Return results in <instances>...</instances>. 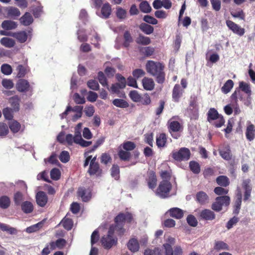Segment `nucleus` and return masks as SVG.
Masks as SVG:
<instances>
[{
	"instance_id": "nucleus-6",
	"label": "nucleus",
	"mask_w": 255,
	"mask_h": 255,
	"mask_svg": "<svg viewBox=\"0 0 255 255\" xmlns=\"http://www.w3.org/2000/svg\"><path fill=\"white\" fill-rule=\"evenodd\" d=\"M173 158L177 161L187 160L190 156V150L185 147L181 148L178 151L172 152Z\"/></svg>"
},
{
	"instance_id": "nucleus-24",
	"label": "nucleus",
	"mask_w": 255,
	"mask_h": 255,
	"mask_svg": "<svg viewBox=\"0 0 255 255\" xmlns=\"http://www.w3.org/2000/svg\"><path fill=\"white\" fill-rule=\"evenodd\" d=\"M200 217L205 220H212L215 218L214 213L209 209H204L200 212Z\"/></svg>"
},
{
	"instance_id": "nucleus-37",
	"label": "nucleus",
	"mask_w": 255,
	"mask_h": 255,
	"mask_svg": "<svg viewBox=\"0 0 255 255\" xmlns=\"http://www.w3.org/2000/svg\"><path fill=\"white\" fill-rule=\"evenodd\" d=\"M60 224L67 230H70L73 226V221L66 216L60 222Z\"/></svg>"
},
{
	"instance_id": "nucleus-8",
	"label": "nucleus",
	"mask_w": 255,
	"mask_h": 255,
	"mask_svg": "<svg viewBox=\"0 0 255 255\" xmlns=\"http://www.w3.org/2000/svg\"><path fill=\"white\" fill-rule=\"evenodd\" d=\"M226 23L229 29L232 30L235 34L240 36L244 34L245 32V29L242 28L238 24L230 20H226Z\"/></svg>"
},
{
	"instance_id": "nucleus-2",
	"label": "nucleus",
	"mask_w": 255,
	"mask_h": 255,
	"mask_svg": "<svg viewBox=\"0 0 255 255\" xmlns=\"http://www.w3.org/2000/svg\"><path fill=\"white\" fill-rule=\"evenodd\" d=\"M115 233L121 235L119 234L118 229L114 225H112L109 228L108 235L103 237L101 239L102 245L104 248L109 249L117 244V239L115 237Z\"/></svg>"
},
{
	"instance_id": "nucleus-20",
	"label": "nucleus",
	"mask_w": 255,
	"mask_h": 255,
	"mask_svg": "<svg viewBox=\"0 0 255 255\" xmlns=\"http://www.w3.org/2000/svg\"><path fill=\"white\" fill-rule=\"evenodd\" d=\"M112 12V8L109 3H105L101 8V14L99 15L101 17L107 19L109 17Z\"/></svg>"
},
{
	"instance_id": "nucleus-35",
	"label": "nucleus",
	"mask_w": 255,
	"mask_h": 255,
	"mask_svg": "<svg viewBox=\"0 0 255 255\" xmlns=\"http://www.w3.org/2000/svg\"><path fill=\"white\" fill-rule=\"evenodd\" d=\"M86 32V30L83 28H80L77 30V38L80 41L84 42L88 40V36Z\"/></svg>"
},
{
	"instance_id": "nucleus-58",
	"label": "nucleus",
	"mask_w": 255,
	"mask_h": 255,
	"mask_svg": "<svg viewBox=\"0 0 255 255\" xmlns=\"http://www.w3.org/2000/svg\"><path fill=\"white\" fill-rule=\"evenodd\" d=\"M23 200V195L21 193L17 192L14 195V201L16 205H19Z\"/></svg>"
},
{
	"instance_id": "nucleus-49",
	"label": "nucleus",
	"mask_w": 255,
	"mask_h": 255,
	"mask_svg": "<svg viewBox=\"0 0 255 255\" xmlns=\"http://www.w3.org/2000/svg\"><path fill=\"white\" fill-rule=\"evenodd\" d=\"M99 170V165L98 163H94L93 162H91L90 164V168L88 170L90 174H95L98 172Z\"/></svg>"
},
{
	"instance_id": "nucleus-36",
	"label": "nucleus",
	"mask_w": 255,
	"mask_h": 255,
	"mask_svg": "<svg viewBox=\"0 0 255 255\" xmlns=\"http://www.w3.org/2000/svg\"><path fill=\"white\" fill-rule=\"evenodd\" d=\"M10 201L6 196H2L0 197V207L2 209H7L10 205Z\"/></svg>"
},
{
	"instance_id": "nucleus-47",
	"label": "nucleus",
	"mask_w": 255,
	"mask_h": 255,
	"mask_svg": "<svg viewBox=\"0 0 255 255\" xmlns=\"http://www.w3.org/2000/svg\"><path fill=\"white\" fill-rule=\"evenodd\" d=\"M156 177L154 173L150 174L148 180V186L150 189H154L156 185Z\"/></svg>"
},
{
	"instance_id": "nucleus-50",
	"label": "nucleus",
	"mask_w": 255,
	"mask_h": 255,
	"mask_svg": "<svg viewBox=\"0 0 255 255\" xmlns=\"http://www.w3.org/2000/svg\"><path fill=\"white\" fill-rule=\"evenodd\" d=\"M14 111L9 108H5L2 111L4 118L7 120H11L13 118L12 113Z\"/></svg>"
},
{
	"instance_id": "nucleus-64",
	"label": "nucleus",
	"mask_w": 255,
	"mask_h": 255,
	"mask_svg": "<svg viewBox=\"0 0 255 255\" xmlns=\"http://www.w3.org/2000/svg\"><path fill=\"white\" fill-rule=\"evenodd\" d=\"M239 219L237 217H234L231 219L227 223L226 227L228 229H231L234 225H235L239 221Z\"/></svg>"
},
{
	"instance_id": "nucleus-63",
	"label": "nucleus",
	"mask_w": 255,
	"mask_h": 255,
	"mask_svg": "<svg viewBox=\"0 0 255 255\" xmlns=\"http://www.w3.org/2000/svg\"><path fill=\"white\" fill-rule=\"evenodd\" d=\"M88 86L93 90H97L99 89V85L97 81L95 80H91L88 82Z\"/></svg>"
},
{
	"instance_id": "nucleus-52",
	"label": "nucleus",
	"mask_w": 255,
	"mask_h": 255,
	"mask_svg": "<svg viewBox=\"0 0 255 255\" xmlns=\"http://www.w3.org/2000/svg\"><path fill=\"white\" fill-rule=\"evenodd\" d=\"M239 88L246 93L251 95V90L250 85L244 82H241L239 84Z\"/></svg>"
},
{
	"instance_id": "nucleus-59",
	"label": "nucleus",
	"mask_w": 255,
	"mask_h": 255,
	"mask_svg": "<svg viewBox=\"0 0 255 255\" xmlns=\"http://www.w3.org/2000/svg\"><path fill=\"white\" fill-rule=\"evenodd\" d=\"M2 85L6 89H10L14 86L12 81L10 79H3L1 82Z\"/></svg>"
},
{
	"instance_id": "nucleus-46",
	"label": "nucleus",
	"mask_w": 255,
	"mask_h": 255,
	"mask_svg": "<svg viewBox=\"0 0 255 255\" xmlns=\"http://www.w3.org/2000/svg\"><path fill=\"white\" fill-rule=\"evenodd\" d=\"M139 8L140 10L144 13H149L151 10V6L146 1H142L139 5Z\"/></svg>"
},
{
	"instance_id": "nucleus-42",
	"label": "nucleus",
	"mask_w": 255,
	"mask_h": 255,
	"mask_svg": "<svg viewBox=\"0 0 255 255\" xmlns=\"http://www.w3.org/2000/svg\"><path fill=\"white\" fill-rule=\"evenodd\" d=\"M190 170L195 174H198L200 172V166L199 164L194 161H191L189 163Z\"/></svg>"
},
{
	"instance_id": "nucleus-17",
	"label": "nucleus",
	"mask_w": 255,
	"mask_h": 255,
	"mask_svg": "<svg viewBox=\"0 0 255 255\" xmlns=\"http://www.w3.org/2000/svg\"><path fill=\"white\" fill-rule=\"evenodd\" d=\"M9 128L13 133L22 132L24 129V126H21L17 121H13L9 123Z\"/></svg>"
},
{
	"instance_id": "nucleus-11",
	"label": "nucleus",
	"mask_w": 255,
	"mask_h": 255,
	"mask_svg": "<svg viewBox=\"0 0 255 255\" xmlns=\"http://www.w3.org/2000/svg\"><path fill=\"white\" fill-rule=\"evenodd\" d=\"M83 110V107L82 106H76L73 108L70 106H68L65 112L60 115L61 119H63L66 118L67 116L72 113H82Z\"/></svg>"
},
{
	"instance_id": "nucleus-41",
	"label": "nucleus",
	"mask_w": 255,
	"mask_h": 255,
	"mask_svg": "<svg viewBox=\"0 0 255 255\" xmlns=\"http://www.w3.org/2000/svg\"><path fill=\"white\" fill-rule=\"evenodd\" d=\"M218 184L221 186L226 187L229 184V178L225 176H220L216 179Z\"/></svg>"
},
{
	"instance_id": "nucleus-32",
	"label": "nucleus",
	"mask_w": 255,
	"mask_h": 255,
	"mask_svg": "<svg viewBox=\"0 0 255 255\" xmlns=\"http://www.w3.org/2000/svg\"><path fill=\"white\" fill-rule=\"evenodd\" d=\"M21 209L25 213H30L33 210L32 204L29 201H25L21 204Z\"/></svg>"
},
{
	"instance_id": "nucleus-18",
	"label": "nucleus",
	"mask_w": 255,
	"mask_h": 255,
	"mask_svg": "<svg viewBox=\"0 0 255 255\" xmlns=\"http://www.w3.org/2000/svg\"><path fill=\"white\" fill-rule=\"evenodd\" d=\"M143 88L147 91H151L154 88L155 83L153 80L150 78L144 77L142 80Z\"/></svg>"
},
{
	"instance_id": "nucleus-55",
	"label": "nucleus",
	"mask_w": 255,
	"mask_h": 255,
	"mask_svg": "<svg viewBox=\"0 0 255 255\" xmlns=\"http://www.w3.org/2000/svg\"><path fill=\"white\" fill-rule=\"evenodd\" d=\"M1 71L5 75H10L12 72L11 66L7 64H4L1 66Z\"/></svg>"
},
{
	"instance_id": "nucleus-10",
	"label": "nucleus",
	"mask_w": 255,
	"mask_h": 255,
	"mask_svg": "<svg viewBox=\"0 0 255 255\" xmlns=\"http://www.w3.org/2000/svg\"><path fill=\"white\" fill-rule=\"evenodd\" d=\"M73 136L75 137V143L78 144L82 147H88L92 144V141H86L82 138L81 130L75 129Z\"/></svg>"
},
{
	"instance_id": "nucleus-54",
	"label": "nucleus",
	"mask_w": 255,
	"mask_h": 255,
	"mask_svg": "<svg viewBox=\"0 0 255 255\" xmlns=\"http://www.w3.org/2000/svg\"><path fill=\"white\" fill-rule=\"evenodd\" d=\"M60 160L63 163L67 162L70 159L69 152L67 151H63L61 152L59 157Z\"/></svg>"
},
{
	"instance_id": "nucleus-3",
	"label": "nucleus",
	"mask_w": 255,
	"mask_h": 255,
	"mask_svg": "<svg viewBox=\"0 0 255 255\" xmlns=\"http://www.w3.org/2000/svg\"><path fill=\"white\" fill-rule=\"evenodd\" d=\"M132 218L131 214L128 213L126 214H120L116 217V225L114 226L118 229L119 234L123 235L125 232V230L123 228L124 222L125 221L129 222L131 221Z\"/></svg>"
},
{
	"instance_id": "nucleus-33",
	"label": "nucleus",
	"mask_w": 255,
	"mask_h": 255,
	"mask_svg": "<svg viewBox=\"0 0 255 255\" xmlns=\"http://www.w3.org/2000/svg\"><path fill=\"white\" fill-rule=\"evenodd\" d=\"M66 244V241L64 239H60L56 241V242H51L49 246L51 247V250H54L56 247L59 249H62Z\"/></svg>"
},
{
	"instance_id": "nucleus-5",
	"label": "nucleus",
	"mask_w": 255,
	"mask_h": 255,
	"mask_svg": "<svg viewBox=\"0 0 255 255\" xmlns=\"http://www.w3.org/2000/svg\"><path fill=\"white\" fill-rule=\"evenodd\" d=\"M230 203V198L228 196H219L216 198L215 201L212 205V209L216 212L222 209L223 206H228Z\"/></svg>"
},
{
	"instance_id": "nucleus-40",
	"label": "nucleus",
	"mask_w": 255,
	"mask_h": 255,
	"mask_svg": "<svg viewBox=\"0 0 255 255\" xmlns=\"http://www.w3.org/2000/svg\"><path fill=\"white\" fill-rule=\"evenodd\" d=\"M124 41L123 45L125 47H128L129 44L132 42V38L131 36L130 33L128 31H125L124 33Z\"/></svg>"
},
{
	"instance_id": "nucleus-53",
	"label": "nucleus",
	"mask_w": 255,
	"mask_h": 255,
	"mask_svg": "<svg viewBox=\"0 0 255 255\" xmlns=\"http://www.w3.org/2000/svg\"><path fill=\"white\" fill-rule=\"evenodd\" d=\"M136 41L138 43L143 45H147L150 43V39L149 37L144 36L143 35H139L137 38Z\"/></svg>"
},
{
	"instance_id": "nucleus-21",
	"label": "nucleus",
	"mask_w": 255,
	"mask_h": 255,
	"mask_svg": "<svg viewBox=\"0 0 255 255\" xmlns=\"http://www.w3.org/2000/svg\"><path fill=\"white\" fill-rule=\"evenodd\" d=\"M10 36L15 38L20 43L25 42L28 38V34L24 31L12 33Z\"/></svg>"
},
{
	"instance_id": "nucleus-15",
	"label": "nucleus",
	"mask_w": 255,
	"mask_h": 255,
	"mask_svg": "<svg viewBox=\"0 0 255 255\" xmlns=\"http://www.w3.org/2000/svg\"><path fill=\"white\" fill-rule=\"evenodd\" d=\"M246 136L249 141H252L255 137V127L250 122H248L246 131Z\"/></svg>"
},
{
	"instance_id": "nucleus-48",
	"label": "nucleus",
	"mask_w": 255,
	"mask_h": 255,
	"mask_svg": "<svg viewBox=\"0 0 255 255\" xmlns=\"http://www.w3.org/2000/svg\"><path fill=\"white\" fill-rule=\"evenodd\" d=\"M113 104L116 107L125 108L128 106V104L127 102L122 99H116L113 101Z\"/></svg>"
},
{
	"instance_id": "nucleus-26",
	"label": "nucleus",
	"mask_w": 255,
	"mask_h": 255,
	"mask_svg": "<svg viewBox=\"0 0 255 255\" xmlns=\"http://www.w3.org/2000/svg\"><path fill=\"white\" fill-rule=\"evenodd\" d=\"M196 199L198 202L202 205L205 204L209 201L208 196L203 191H200L197 193Z\"/></svg>"
},
{
	"instance_id": "nucleus-43",
	"label": "nucleus",
	"mask_w": 255,
	"mask_h": 255,
	"mask_svg": "<svg viewBox=\"0 0 255 255\" xmlns=\"http://www.w3.org/2000/svg\"><path fill=\"white\" fill-rule=\"evenodd\" d=\"M168 123L169 125V128L170 130L172 131H178L180 130L181 125L178 122L170 120L169 121Z\"/></svg>"
},
{
	"instance_id": "nucleus-61",
	"label": "nucleus",
	"mask_w": 255,
	"mask_h": 255,
	"mask_svg": "<svg viewBox=\"0 0 255 255\" xmlns=\"http://www.w3.org/2000/svg\"><path fill=\"white\" fill-rule=\"evenodd\" d=\"M187 222L189 225L192 227H196L198 223L196 218L191 215L188 216Z\"/></svg>"
},
{
	"instance_id": "nucleus-4",
	"label": "nucleus",
	"mask_w": 255,
	"mask_h": 255,
	"mask_svg": "<svg viewBox=\"0 0 255 255\" xmlns=\"http://www.w3.org/2000/svg\"><path fill=\"white\" fill-rule=\"evenodd\" d=\"M171 187V184L169 181L167 180H162L159 185L156 194L162 198H166L169 196Z\"/></svg>"
},
{
	"instance_id": "nucleus-60",
	"label": "nucleus",
	"mask_w": 255,
	"mask_h": 255,
	"mask_svg": "<svg viewBox=\"0 0 255 255\" xmlns=\"http://www.w3.org/2000/svg\"><path fill=\"white\" fill-rule=\"evenodd\" d=\"M214 248L217 250H227L228 245L224 242L218 241L216 242Z\"/></svg>"
},
{
	"instance_id": "nucleus-7",
	"label": "nucleus",
	"mask_w": 255,
	"mask_h": 255,
	"mask_svg": "<svg viewBox=\"0 0 255 255\" xmlns=\"http://www.w3.org/2000/svg\"><path fill=\"white\" fill-rule=\"evenodd\" d=\"M16 88L20 92H31L33 89L28 81L25 79H19L16 84Z\"/></svg>"
},
{
	"instance_id": "nucleus-56",
	"label": "nucleus",
	"mask_w": 255,
	"mask_h": 255,
	"mask_svg": "<svg viewBox=\"0 0 255 255\" xmlns=\"http://www.w3.org/2000/svg\"><path fill=\"white\" fill-rule=\"evenodd\" d=\"M60 171L57 168H54L50 172L51 178L55 180H57L60 177Z\"/></svg>"
},
{
	"instance_id": "nucleus-30",
	"label": "nucleus",
	"mask_w": 255,
	"mask_h": 255,
	"mask_svg": "<svg viewBox=\"0 0 255 255\" xmlns=\"http://www.w3.org/2000/svg\"><path fill=\"white\" fill-rule=\"evenodd\" d=\"M20 21L24 25L27 26L33 22V18L29 13L26 12L21 17Z\"/></svg>"
},
{
	"instance_id": "nucleus-9",
	"label": "nucleus",
	"mask_w": 255,
	"mask_h": 255,
	"mask_svg": "<svg viewBox=\"0 0 255 255\" xmlns=\"http://www.w3.org/2000/svg\"><path fill=\"white\" fill-rule=\"evenodd\" d=\"M242 200V194L241 190L239 187L237 188L236 196L234 199V209L233 213L235 214H238L241 206Z\"/></svg>"
},
{
	"instance_id": "nucleus-62",
	"label": "nucleus",
	"mask_w": 255,
	"mask_h": 255,
	"mask_svg": "<svg viewBox=\"0 0 255 255\" xmlns=\"http://www.w3.org/2000/svg\"><path fill=\"white\" fill-rule=\"evenodd\" d=\"M98 79L101 84L105 87L108 85L107 79L105 75L102 72H99L98 73Z\"/></svg>"
},
{
	"instance_id": "nucleus-16",
	"label": "nucleus",
	"mask_w": 255,
	"mask_h": 255,
	"mask_svg": "<svg viewBox=\"0 0 255 255\" xmlns=\"http://www.w3.org/2000/svg\"><path fill=\"white\" fill-rule=\"evenodd\" d=\"M169 214L170 216L176 219H181L184 213V211L178 208H172L168 210L166 213Z\"/></svg>"
},
{
	"instance_id": "nucleus-57",
	"label": "nucleus",
	"mask_w": 255,
	"mask_h": 255,
	"mask_svg": "<svg viewBox=\"0 0 255 255\" xmlns=\"http://www.w3.org/2000/svg\"><path fill=\"white\" fill-rule=\"evenodd\" d=\"M129 97L134 102H139L141 99V96L136 91H132L129 93Z\"/></svg>"
},
{
	"instance_id": "nucleus-31",
	"label": "nucleus",
	"mask_w": 255,
	"mask_h": 255,
	"mask_svg": "<svg viewBox=\"0 0 255 255\" xmlns=\"http://www.w3.org/2000/svg\"><path fill=\"white\" fill-rule=\"evenodd\" d=\"M220 116L217 110L214 108H211L208 113V121L211 123L212 121L216 120Z\"/></svg>"
},
{
	"instance_id": "nucleus-27",
	"label": "nucleus",
	"mask_w": 255,
	"mask_h": 255,
	"mask_svg": "<svg viewBox=\"0 0 255 255\" xmlns=\"http://www.w3.org/2000/svg\"><path fill=\"white\" fill-rule=\"evenodd\" d=\"M17 26L16 22L10 20H4L1 23V27L5 30L14 29Z\"/></svg>"
},
{
	"instance_id": "nucleus-25",
	"label": "nucleus",
	"mask_w": 255,
	"mask_h": 255,
	"mask_svg": "<svg viewBox=\"0 0 255 255\" xmlns=\"http://www.w3.org/2000/svg\"><path fill=\"white\" fill-rule=\"evenodd\" d=\"M9 103L14 111H18L19 108L20 98L18 96H14L9 99Z\"/></svg>"
},
{
	"instance_id": "nucleus-1",
	"label": "nucleus",
	"mask_w": 255,
	"mask_h": 255,
	"mask_svg": "<svg viewBox=\"0 0 255 255\" xmlns=\"http://www.w3.org/2000/svg\"><path fill=\"white\" fill-rule=\"evenodd\" d=\"M147 73L155 78L158 83L162 84L165 81V74L164 71V66L160 62L149 60L145 65Z\"/></svg>"
},
{
	"instance_id": "nucleus-14",
	"label": "nucleus",
	"mask_w": 255,
	"mask_h": 255,
	"mask_svg": "<svg viewBox=\"0 0 255 255\" xmlns=\"http://www.w3.org/2000/svg\"><path fill=\"white\" fill-rule=\"evenodd\" d=\"M251 180L249 179L243 181L242 187L245 190L244 200H248L251 196L252 187L251 186Z\"/></svg>"
},
{
	"instance_id": "nucleus-22",
	"label": "nucleus",
	"mask_w": 255,
	"mask_h": 255,
	"mask_svg": "<svg viewBox=\"0 0 255 255\" xmlns=\"http://www.w3.org/2000/svg\"><path fill=\"white\" fill-rule=\"evenodd\" d=\"M183 92V90L182 89L180 86L176 84L172 91V98L175 102H178L179 99L181 98Z\"/></svg>"
},
{
	"instance_id": "nucleus-45",
	"label": "nucleus",
	"mask_w": 255,
	"mask_h": 255,
	"mask_svg": "<svg viewBox=\"0 0 255 255\" xmlns=\"http://www.w3.org/2000/svg\"><path fill=\"white\" fill-rule=\"evenodd\" d=\"M116 15L119 19H124L127 17V12L124 8L121 7H117L116 8Z\"/></svg>"
},
{
	"instance_id": "nucleus-38",
	"label": "nucleus",
	"mask_w": 255,
	"mask_h": 255,
	"mask_svg": "<svg viewBox=\"0 0 255 255\" xmlns=\"http://www.w3.org/2000/svg\"><path fill=\"white\" fill-rule=\"evenodd\" d=\"M233 81L232 80H228L226 81V82L224 84V86L222 87L221 89L222 91L225 94H227L233 88Z\"/></svg>"
},
{
	"instance_id": "nucleus-12",
	"label": "nucleus",
	"mask_w": 255,
	"mask_h": 255,
	"mask_svg": "<svg viewBox=\"0 0 255 255\" xmlns=\"http://www.w3.org/2000/svg\"><path fill=\"white\" fill-rule=\"evenodd\" d=\"M5 12L6 15L5 18H16L20 15V12L19 9L14 7L9 6L5 8Z\"/></svg>"
},
{
	"instance_id": "nucleus-39",
	"label": "nucleus",
	"mask_w": 255,
	"mask_h": 255,
	"mask_svg": "<svg viewBox=\"0 0 255 255\" xmlns=\"http://www.w3.org/2000/svg\"><path fill=\"white\" fill-rule=\"evenodd\" d=\"M43 225L42 222H40L36 224L33 225L26 229V232L28 233H31L38 231L42 228Z\"/></svg>"
},
{
	"instance_id": "nucleus-19",
	"label": "nucleus",
	"mask_w": 255,
	"mask_h": 255,
	"mask_svg": "<svg viewBox=\"0 0 255 255\" xmlns=\"http://www.w3.org/2000/svg\"><path fill=\"white\" fill-rule=\"evenodd\" d=\"M36 199L37 204L41 207H44L47 202V197L43 191H39L37 193Z\"/></svg>"
},
{
	"instance_id": "nucleus-29",
	"label": "nucleus",
	"mask_w": 255,
	"mask_h": 255,
	"mask_svg": "<svg viewBox=\"0 0 255 255\" xmlns=\"http://www.w3.org/2000/svg\"><path fill=\"white\" fill-rule=\"evenodd\" d=\"M0 42L1 45L9 48L13 47L15 44L14 40L6 37L2 38Z\"/></svg>"
},
{
	"instance_id": "nucleus-34",
	"label": "nucleus",
	"mask_w": 255,
	"mask_h": 255,
	"mask_svg": "<svg viewBox=\"0 0 255 255\" xmlns=\"http://www.w3.org/2000/svg\"><path fill=\"white\" fill-rule=\"evenodd\" d=\"M166 137L165 134L161 133L156 137V144L159 147H162L165 145Z\"/></svg>"
},
{
	"instance_id": "nucleus-28",
	"label": "nucleus",
	"mask_w": 255,
	"mask_h": 255,
	"mask_svg": "<svg viewBox=\"0 0 255 255\" xmlns=\"http://www.w3.org/2000/svg\"><path fill=\"white\" fill-rule=\"evenodd\" d=\"M89 35H93V37L91 38V40L92 41V44L94 45V46L99 48L100 45L99 43L101 41V38L99 36V35L96 32L94 29H91L90 31L88 32Z\"/></svg>"
},
{
	"instance_id": "nucleus-23",
	"label": "nucleus",
	"mask_w": 255,
	"mask_h": 255,
	"mask_svg": "<svg viewBox=\"0 0 255 255\" xmlns=\"http://www.w3.org/2000/svg\"><path fill=\"white\" fill-rule=\"evenodd\" d=\"M128 248L131 252H138L139 249V245L137 239H131L128 243Z\"/></svg>"
},
{
	"instance_id": "nucleus-13",
	"label": "nucleus",
	"mask_w": 255,
	"mask_h": 255,
	"mask_svg": "<svg viewBox=\"0 0 255 255\" xmlns=\"http://www.w3.org/2000/svg\"><path fill=\"white\" fill-rule=\"evenodd\" d=\"M78 195L84 202L88 201L91 198V191L90 189L80 187L78 189Z\"/></svg>"
},
{
	"instance_id": "nucleus-51",
	"label": "nucleus",
	"mask_w": 255,
	"mask_h": 255,
	"mask_svg": "<svg viewBox=\"0 0 255 255\" xmlns=\"http://www.w3.org/2000/svg\"><path fill=\"white\" fill-rule=\"evenodd\" d=\"M120 169L118 165H114L111 168V175L116 180L120 177Z\"/></svg>"
},
{
	"instance_id": "nucleus-44",
	"label": "nucleus",
	"mask_w": 255,
	"mask_h": 255,
	"mask_svg": "<svg viewBox=\"0 0 255 255\" xmlns=\"http://www.w3.org/2000/svg\"><path fill=\"white\" fill-rule=\"evenodd\" d=\"M140 29L146 34H150L153 31L152 26L144 23L140 24Z\"/></svg>"
}]
</instances>
